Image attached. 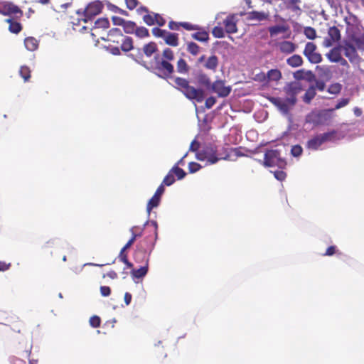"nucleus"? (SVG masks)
Instances as JSON below:
<instances>
[{"label": "nucleus", "instance_id": "nucleus-18", "mask_svg": "<svg viewBox=\"0 0 364 364\" xmlns=\"http://www.w3.org/2000/svg\"><path fill=\"white\" fill-rule=\"evenodd\" d=\"M270 101L283 114H287L289 113V109L291 106L287 102V98L282 99L281 97H272Z\"/></svg>", "mask_w": 364, "mask_h": 364}, {"label": "nucleus", "instance_id": "nucleus-20", "mask_svg": "<svg viewBox=\"0 0 364 364\" xmlns=\"http://www.w3.org/2000/svg\"><path fill=\"white\" fill-rule=\"evenodd\" d=\"M279 50L285 54H290L295 51L296 46L291 41H282L278 43Z\"/></svg>", "mask_w": 364, "mask_h": 364}, {"label": "nucleus", "instance_id": "nucleus-55", "mask_svg": "<svg viewBox=\"0 0 364 364\" xmlns=\"http://www.w3.org/2000/svg\"><path fill=\"white\" fill-rule=\"evenodd\" d=\"M180 25L187 31H193L198 28L196 26L187 22L180 23Z\"/></svg>", "mask_w": 364, "mask_h": 364}, {"label": "nucleus", "instance_id": "nucleus-62", "mask_svg": "<svg viewBox=\"0 0 364 364\" xmlns=\"http://www.w3.org/2000/svg\"><path fill=\"white\" fill-rule=\"evenodd\" d=\"M325 87H326V85L323 81L318 80L316 82L315 89L316 88L320 91H323V90H324Z\"/></svg>", "mask_w": 364, "mask_h": 364}, {"label": "nucleus", "instance_id": "nucleus-40", "mask_svg": "<svg viewBox=\"0 0 364 364\" xmlns=\"http://www.w3.org/2000/svg\"><path fill=\"white\" fill-rule=\"evenodd\" d=\"M200 48L194 42H188L187 43V50L192 55H196L199 53Z\"/></svg>", "mask_w": 364, "mask_h": 364}, {"label": "nucleus", "instance_id": "nucleus-28", "mask_svg": "<svg viewBox=\"0 0 364 364\" xmlns=\"http://www.w3.org/2000/svg\"><path fill=\"white\" fill-rule=\"evenodd\" d=\"M176 69L178 73L186 74L189 70V67L187 65L186 60L183 58H181L177 62Z\"/></svg>", "mask_w": 364, "mask_h": 364}, {"label": "nucleus", "instance_id": "nucleus-30", "mask_svg": "<svg viewBox=\"0 0 364 364\" xmlns=\"http://www.w3.org/2000/svg\"><path fill=\"white\" fill-rule=\"evenodd\" d=\"M328 36L332 41H338L341 38L340 31L335 26L331 27L328 29Z\"/></svg>", "mask_w": 364, "mask_h": 364}, {"label": "nucleus", "instance_id": "nucleus-39", "mask_svg": "<svg viewBox=\"0 0 364 364\" xmlns=\"http://www.w3.org/2000/svg\"><path fill=\"white\" fill-rule=\"evenodd\" d=\"M30 73L31 70L26 65L21 66L19 70V74L25 82H27L29 80L31 77Z\"/></svg>", "mask_w": 364, "mask_h": 364}, {"label": "nucleus", "instance_id": "nucleus-4", "mask_svg": "<svg viewBox=\"0 0 364 364\" xmlns=\"http://www.w3.org/2000/svg\"><path fill=\"white\" fill-rule=\"evenodd\" d=\"M107 40L117 43H122L121 49L127 52L133 49L132 39L128 36H124L119 28H112L107 35Z\"/></svg>", "mask_w": 364, "mask_h": 364}, {"label": "nucleus", "instance_id": "nucleus-60", "mask_svg": "<svg viewBox=\"0 0 364 364\" xmlns=\"http://www.w3.org/2000/svg\"><path fill=\"white\" fill-rule=\"evenodd\" d=\"M127 6L129 9H134L137 5V0H125Z\"/></svg>", "mask_w": 364, "mask_h": 364}, {"label": "nucleus", "instance_id": "nucleus-57", "mask_svg": "<svg viewBox=\"0 0 364 364\" xmlns=\"http://www.w3.org/2000/svg\"><path fill=\"white\" fill-rule=\"evenodd\" d=\"M336 252V247L334 245L330 246L327 248L326 252L323 254L324 256H332Z\"/></svg>", "mask_w": 364, "mask_h": 364}, {"label": "nucleus", "instance_id": "nucleus-64", "mask_svg": "<svg viewBox=\"0 0 364 364\" xmlns=\"http://www.w3.org/2000/svg\"><path fill=\"white\" fill-rule=\"evenodd\" d=\"M179 26H181L180 23H178L173 22V21H170L168 23V27L171 30H178Z\"/></svg>", "mask_w": 364, "mask_h": 364}, {"label": "nucleus", "instance_id": "nucleus-48", "mask_svg": "<svg viewBox=\"0 0 364 364\" xmlns=\"http://www.w3.org/2000/svg\"><path fill=\"white\" fill-rule=\"evenodd\" d=\"M201 168L202 166L196 162H190L188 164V171L191 173L198 171Z\"/></svg>", "mask_w": 364, "mask_h": 364}, {"label": "nucleus", "instance_id": "nucleus-15", "mask_svg": "<svg viewBox=\"0 0 364 364\" xmlns=\"http://www.w3.org/2000/svg\"><path fill=\"white\" fill-rule=\"evenodd\" d=\"M149 257H147L145 259V263L144 266L141 267L139 269H132V270L131 271V277L136 284L139 282L138 281L139 279H142L147 274L149 271Z\"/></svg>", "mask_w": 364, "mask_h": 364}, {"label": "nucleus", "instance_id": "nucleus-63", "mask_svg": "<svg viewBox=\"0 0 364 364\" xmlns=\"http://www.w3.org/2000/svg\"><path fill=\"white\" fill-rule=\"evenodd\" d=\"M112 21L115 25H123L124 20L119 17L114 16Z\"/></svg>", "mask_w": 364, "mask_h": 364}, {"label": "nucleus", "instance_id": "nucleus-2", "mask_svg": "<svg viewBox=\"0 0 364 364\" xmlns=\"http://www.w3.org/2000/svg\"><path fill=\"white\" fill-rule=\"evenodd\" d=\"M196 158L198 161H205L206 166L215 164L219 160L225 159L219 156L217 147L213 145L206 146L202 150L197 152Z\"/></svg>", "mask_w": 364, "mask_h": 364}, {"label": "nucleus", "instance_id": "nucleus-5", "mask_svg": "<svg viewBox=\"0 0 364 364\" xmlns=\"http://www.w3.org/2000/svg\"><path fill=\"white\" fill-rule=\"evenodd\" d=\"M301 90L302 87L299 82H291L284 86V91L287 95V101L289 105L294 106L296 103V96Z\"/></svg>", "mask_w": 364, "mask_h": 364}, {"label": "nucleus", "instance_id": "nucleus-32", "mask_svg": "<svg viewBox=\"0 0 364 364\" xmlns=\"http://www.w3.org/2000/svg\"><path fill=\"white\" fill-rule=\"evenodd\" d=\"M316 95V90L314 86H311L306 91V93L303 97L304 101L306 103H310L311 100L315 97Z\"/></svg>", "mask_w": 364, "mask_h": 364}, {"label": "nucleus", "instance_id": "nucleus-11", "mask_svg": "<svg viewBox=\"0 0 364 364\" xmlns=\"http://www.w3.org/2000/svg\"><path fill=\"white\" fill-rule=\"evenodd\" d=\"M316 50V46L312 42H308L304 50V55L314 64L319 63L322 60L321 55Z\"/></svg>", "mask_w": 364, "mask_h": 364}, {"label": "nucleus", "instance_id": "nucleus-44", "mask_svg": "<svg viewBox=\"0 0 364 364\" xmlns=\"http://www.w3.org/2000/svg\"><path fill=\"white\" fill-rule=\"evenodd\" d=\"M135 34L139 38L149 36V31L145 27H136Z\"/></svg>", "mask_w": 364, "mask_h": 364}, {"label": "nucleus", "instance_id": "nucleus-54", "mask_svg": "<svg viewBox=\"0 0 364 364\" xmlns=\"http://www.w3.org/2000/svg\"><path fill=\"white\" fill-rule=\"evenodd\" d=\"M216 102V100L214 97H210L206 99L205 105L207 109H210Z\"/></svg>", "mask_w": 364, "mask_h": 364}, {"label": "nucleus", "instance_id": "nucleus-27", "mask_svg": "<svg viewBox=\"0 0 364 364\" xmlns=\"http://www.w3.org/2000/svg\"><path fill=\"white\" fill-rule=\"evenodd\" d=\"M218 64V59L215 55H211L205 63V67L207 69L215 70Z\"/></svg>", "mask_w": 364, "mask_h": 364}, {"label": "nucleus", "instance_id": "nucleus-36", "mask_svg": "<svg viewBox=\"0 0 364 364\" xmlns=\"http://www.w3.org/2000/svg\"><path fill=\"white\" fill-rule=\"evenodd\" d=\"M122 26L124 27V32L127 33H133L136 31V26L134 22L124 21Z\"/></svg>", "mask_w": 364, "mask_h": 364}, {"label": "nucleus", "instance_id": "nucleus-56", "mask_svg": "<svg viewBox=\"0 0 364 364\" xmlns=\"http://www.w3.org/2000/svg\"><path fill=\"white\" fill-rule=\"evenodd\" d=\"M274 177L280 181H282L286 178V173L283 171H277L274 172Z\"/></svg>", "mask_w": 364, "mask_h": 364}, {"label": "nucleus", "instance_id": "nucleus-17", "mask_svg": "<svg viewBox=\"0 0 364 364\" xmlns=\"http://www.w3.org/2000/svg\"><path fill=\"white\" fill-rule=\"evenodd\" d=\"M246 19L249 21L260 22L269 20V12L253 11L245 14Z\"/></svg>", "mask_w": 364, "mask_h": 364}, {"label": "nucleus", "instance_id": "nucleus-35", "mask_svg": "<svg viewBox=\"0 0 364 364\" xmlns=\"http://www.w3.org/2000/svg\"><path fill=\"white\" fill-rule=\"evenodd\" d=\"M267 77L270 80L277 81L282 77V74L279 70L272 69L268 71Z\"/></svg>", "mask_w": 364, "mask_h": 364}, {"label": "nucleus", "instance_id": "nucleus-34", "mask_svg": "<svg viewBox=\"0 0 364 364\" xmlns=\"http://www.w3.org/2000/svg\"><path fill=\"white\" fill-rule=\"evenodd\" d=\"M192 38L200 42H206L209 39L208 33L205 31L195 33L192 34Z\"/></svg>", "mask_w": 364, "mask_h": 364}, {"label": "nucleus", "instance_id": "nucleus-25", "mask_svg": "<svg viewBox=\"0 0 364 364\" xmlns=\"http://www.w3.org/2000/svg\"><path fill=\"white\" fill-rule=\"evenodd\" d=\"M196 80L199 85L205 86L208 90H209L211 82L210 78L206 74L199 73L196 76Z\"/></svg>", "mask_w": 364, "mask_h": 364}, {"label": "nucleus", "instance_id": "nucleus-12", "mask_svg": "<svg viewBox=\"0 0 364 364\" xmlns=\"http://www.w3.org/2000/svg\"><path fill=\"white\" fill-rule=\"evenodd\" d=\"M102 9V4L100 1H96L87 5L84 11L85 22L91 20L94 16L99 14Z\"/></svg>", "mask_w": 364, "mask_h": 364}, {"label": "nucleus", "instance_id": "nucleus-9", "mask_svg": "<svg viewBox=\"0 0 364 364\" xmlns=\"http://www.w3.org/2000/svg\"><path fill=\"white\" fill-rule=\"evenodd\" d=\"M264 164L265 166L282 167L284 161L281 159L279 153L277 150H269L264 154Z\"/></svg>", "mask_w": 364, "mask_h": 364}, {"label": "nucleus", "instance_id": "nucleus-52", "mask_svg": "<svg viewBox=\"0 0 364 364\" xmlns=\"http://www.w3.org/2000/svg\"><path fill=\"white\" fill-rule=\"evenodd\" d=\"M199 148H200V143L196 139H194L191 143V145L189 147V151L196 152V154L197 152L199 151H198Z\"/></svg>", "mask_w": 364, "mask_h": 364}, {"label": "nucleus", "instance_id": "nucleus-24", "mask_svg": "<svg viewBox=\"0 0 364 364\" xmlns=\"http://www.w3.org/2000/svg\"><path fill=\"white\" fill-rule=\"evenodd\" d=\"M24 46L28 50L34 51L38 47V42L33 37H28L24 40Z\"/></svg>", "mask_w": 364, "mask_h": 364}, {"label": "nucleus", "instance_id": "nucleus-33", "mask_svg": "<svg viewBox=\"0 0 364 364\" xmlns=\"http://www.w3.org/2000/svg\"><path fill=\"white\" fill-rule=\"evenodd\" d=\"M143 50L147 57H150L156 52V45L152 42L149 43L144 46Z\"/></svg>", "mask_w": 364, "mask_h": 364}, {"label": "nucleus", "instance_id": "nucleus-41", "mask_svg": "<svg viewBox=\"0 0 364 364\" xmlns=\"http://www.w3.org/2000/svg\"><path fill=\"white\" fill-rule=\"evenodd\" d=\"M175 182L174 175L170 170L168 174L164 177L162 183L166 186H171Z\"/></svg>", "mask_w": 364, "mask_h": 364}, {"label": "nucleus", "instance_id": "nucleus-21", "mask_svg": "<svg viewBox=\"0 0 364 364\" xmlns=\"http://www.w3.org/2000/svg\"><path fill=\"white\" fill-rule=\"evenodd\" d=\"M343 49L344 50V55L350 60V61L353 62L357 59V51L353 46L346 44Z\"/></svg>", "mask_w": 364, "mask_h": 364}, {"label": "nucleus", "instance_id": "nucleus-1", "mask_svg": "<svg viewBox=\"0 0 364 364\" xmlns=\"http://www.w3.org/2000/svg\"><path fill=\"white\" fill-rule=\"evenodd\" d=\"M176 87L180 90L186 98L196 102H202L205 98V92L202 89L196 88L189 85V82L181 77L174 80Z\"/></svg>", "mask_w": 364, "mask_h": 364}, {"label": "nucleus", "instance_id": "nucleus-59", "mask_svg": "<svg viewBox=\"0 0 364 364\" xmlns=\"http://www.w3.org/2000/svg\"><path fill=\"white\" fill-rule=\"evenodd\" d=\"M164 191H165L164 184L161 183L156 189V191L154 193V196H156V197H159V198H161V196L164 193Z\"/></svg>", "mask_w": 364, "mask_h": 364}, {"label": "nucleus", "instance_id": "nucleus-6", "mask_svg": "<svg viewBox=\"0 0 364 364\" xmlns=\"http://www.w3.org/2000/svg\"><path fill=\"white\" fill-rule=\"evenodd\" d=\"M274 22L277 23V24L268 28V31L271 38L277 37L280 34H284L289 31V26L284 18L279 15H275Z\"/></svg>", "mask_w": 364, "mask_h": 364}, {"label": "nucleus", "instance_id": "nucleus-49", "mask_svg": "<svg viewBox=\"0 0 364 364\" xmlns=\"http://www.w3.org/2000/svg\"><path fill=\"white\" fill-rule=\"evenodd\" d=\"M302 148L299 145H295L291 147V154L294 157H299L302 154Z\"/></svg>", "mask_w": 364, "mask_h": 364}, {"label": "nucleus", "instance_id": "nucleus-29", "mask_svg": "<svg viewBox=\"0 0 364 364\" xmlns=\"http://www.w3.org/2000/svg\"><path fill=\"white\" fill-rule=\"evenodd\" d=\"M161 198L156 197V196H153L152 198L149 200L146 205V211L149 215L151 210L154 208L158 207L160 203Z\"/></svg>", "mask_w": 364, "mask_h": 364}, {"label": "nucleus", "instance_id": "nucleus-45", "mask_svg": "<svg viewBox=\"0 0 364 364\" xmlns=\"http://www.w3.org/2000/svg\"><path fill=\"white\" fill-rule=\"evenodd\" d=\"M341 90V85L339 83H334L329 86L328 92L331 94L336 95Z\"/></svg>", "mask_w": 364, "mask_h": 364}, {"label": "nucleus", "instance_id": "nucleus-26", "mask_svg": "<svg viewBox=\"0 0 364 364\" xmlns=\"http://www.w3.org/2000/svg\"><path fill=\"white\" fill-rule=\"evenodd\" d=\"M287 63L289 66L296 68L302 65L303 60L300 55H294L287 60Z\"/></svg>", "mask_w": 364, "mask_h": 364}, {"label": "nucleus", "instance_id": "nucleus-14", "mask_svg": "<svg viewBox=\"0 0 364 364\" xmlns=\"http://www.w3.org/2000/svg\"><path fill=\"white\" fill-rule=\"evenodd\" d=\"M134 230V228H132L130 231L132 232V236L131 237V239L127 242V243L122 247V249L120 251V253H119V257L120 258V260L124 262L126 266L128 267V268H131L132 267L133 264L132 263H131L130 262H129V260L127 259V256L126 254H124V252L128 249L129 248L132 244L134 242L136 238L139 236L140 235H136L134 232L133 231Z\"/></svg>", "mask_w": 364, "mask_h": 364}, {"label": "nucleus", "instance_id": "nucleus-50", "mask_svg": "<svg viewBox=\"0 0 364 364\" xmlns=\"http://www.w3.org/2000/svg\"><path fill=\"white\" fill-rule=\"evenodd\" d=\"M100 318L97 316H92L90 317L89 323L90 325L93 328H97L100 326Z\"/></svg>", "mask_w": 364, "mask_h": 364}, {"label": "nucleus", "instance_id": "nucleus-3", "mask_svg": "<svg viewBox=\"0 0 364 364\" xmlns=\"http://www.w3.org/2000/svg\"><path fill=\"white\" fill-rule=\"evenodd\" d=\"M340 139L341 137L337 136V132L335 130L319 134L307 141V148L316 151L325 142L334 141Z\"/></svg>", "mask_w": 364, "mask_h": 364}, {"label": "nucleus", "instance_id": "nucleus-7", "mask_svg": "<svg viewBox=\"0 0 364 364\" xmlns=\"http://www.w3.org/2000/svg\"><path fill=\"white\" fill-rule=\"evenodd\" d=\"M152 33L156 37L162 38L167 45L174 47L178 45V35L177 33H171L159 28H154Z\"/></svg>", "mask_w": 364, "mask_h": 364}, {"label": "nucleus", "instance_id": "nucleus-13", "mask_svg": "<svg viewBox=\"0 0 364 364\" xmlns=\"http://www.w3.org/2000/svg\"><path fill=\"white\" fill-rule=\"evenodd\" d=\"M213 92L216 93L218 97H227L231 92L230 86H225L223 80H219L210 85L209 88Z\"/></svg>", "mask_w": 364, "mask_h": 364}, {"label": "nucleus", "instance_id": "nucleus-51", "mask_svg": "<svg viewBox=\"0 0 364 364\" xmlns=\"http://www.w3.org/2000/svg\"><path fill=\"white\" fill-rule=\"evenodd\" d=\"M153 18H154V25L156 24L159 26H163L166 23V21L164 19V18L158 14L154 13Z\"/></svg>", "mask_w": 364, "mask_h": 364}, {"label": "nucleus", "instance_id": "nucleus-16", "mask_svg": "<svg viewBox=\"0 0 364 364\" xmlns=\"http://www.w3.org/2000/svg\"><path fill=\"white\" fill-rule=\"evenodd\" d=\"M238 17L237 14H230L224 20V26L228 33H235L237 32V23Z\"/></svg>", "mask_w": 364, "mask_h": 364}, {"label": "nucleus", "instance_id": "nucleus-31", "mask_svg": "<svg viewBox=\"0 0 364 364\" xmlns=\"http://www.w3.org/2000/svg\"><path fill=\"white\" fill-rule=\"evenodd\" d=\"M299 1V0L288 1L286 3L287 9H289L291 11L294 12L296 14H299L301 12V9H300L299 6L297 5V3Z\"/></svg>", "mask_w": 364, "mask_h": 364}, {"label": "nucleus", "instance_id": "nucleus-22", "mask_svg": "<svg viewBox=\"0 0 364 364\" xmlns=\"http://www.w3.org/2000/svg\"><path fill=\"white\" fill-rule=\"evenodd\" d=\"M331 62L338 63L341 60V52L340 48H333L326 55Z\"/></svg>", "mask_w": 364, "mask_h": 364}, {"label": "nucleus", "instance_id": "nucleus-38", "mask_svg": "<svg viewBox=\"0 0 364 364\" xmlns=\"http://www.w3.org/2000/svg\"><path fill=\"white\" fill-rule=\"evenodd\" d=\"M171 171L173 175H176L178 180L183 179L186 175V172L177 166H173Z\"/></svg>", "mask_w": 364, "mask_h": 364}, {"label": "nucleus", "instance_id": "nucleus-23", "mask_svg": "<svg viewBox=\"0 0 364 364\" xmlns=\"http://www.w3.org/2000/svg\"><path fill=\"white\" fill-rule=\"evenodd\" d=\"M6 22L9 24V30L11 33H18L21 31V25L18 21L14 20L12 18L6 19Z\"/></svg>", "mask_w": 364, "mask_h": 364}, {"label": "nucleus", "instance_id": "nucleus-42", "mask_svg": "<svg viewBox=\"0 0 364 364\" xmlns=\"http://www.w3.org/2000/svg\"><path fill=\"white\" fill-rule=\"evenodd\" d=\"M304 33L306 37L309 39L313 40L316 37V30L311 27H306Z\"/></svg>", "mask_w": 364, "mask_h": 364}, {"label": "nucleus", "instance_id": "nucleus-43", "mask_svg": "<svg viewBox=\"0 0 364 364\" xmlns=\"http://www.w3.org/2000/svg\"><path fill=\"white\" fill-rule=\"evenodd\" d=\"M212 34L214 37L221 38L225 36V31L220 26H215L212 31Z\"/></svg>", "mask_w": 364, "mask_h": 364}, {"label": "nucleus", "instance_id": "nucleus-58", "mask_svg": "<svg viewBox=\"0 0 364 364\" xmlns=\"http://www.w3.org/2000/svg\"><path fill=\"white\" fill-rule=\"evenodd\" d=\"M100 293L103 296H108L111 293L110 288L107 286H102L100 287Z\"/></svg>", "mask_w": 364, "mask_h": 364}, {"label": "nucleus", "instance_id": "nucleus-61", "mask_svg": "<svg viewBox=\"0 0 364 364\" xmlns=\"http://www.w3.org/2000/svg\"><path fill=\"white\" fill-rule=\"evenodd\" d=\"M11 267V263H6V262L0 261V272H5L8 270Z\"/></svg>", "mask_w": 364, "mask_h": 364}, {"label": "nucleus", "instance_id": "nucleus-19", "mask_svg": "<svg viewBox=\"0 0 364 364\" xmlns=\"http://www.w3.org/2000/svg\"><path fill=\"white\" fill-rule=\"evenodd\" d=\"M324 115L323 112H311L306 116V121L314 125L321 124L324 122Z\"/></svg>", "mask_w": 364, "mask_h": 364}, {"label": "nucleus", "instance_id": "nucleus-10", "mask_svg": "<svg viewBox=\"0 0 364 364\" xmlns=\"http://www.w3.org/2000/svg\"><path fill=\"white\" fill-rule=\"evenodd\" d=\"M0 14L9 16H21L22 11L16 5L7 1H0Z\"/></svg>", "mask_w": 364, "mask_h": 364}, {"label": "nucleus", "instance_id": "nucleus-53", "mask_svg": "<svg viewBox=\"0 0 364 364\" xmlns=\"http://www.w3.org/2000/svg\"><path fill=\"white\" fill-rule=\"evenodd\" d=\"M349 103V99L348 98H342L338 101V103L336 104L335 107V109H341L345 106H346Z\"/></svg>", "mask_w": 364, "mask_h": 364}, {"label": "nucleus", "instance_id": "nucleus-46", "mask_svg": "<svg viewBox=\"0 0 364 364\" xmlns=\"http://www.w3.org/2000/svg\"><path fill=\"white\" fill-rule=\"evenodd\" d=\"M163 59L167 61L173 60L174 58L173 52L170 48H166L163 51Z\"/></svg>", "mask_w": 364, "mask_h": 364}, {"label": "nucleus", "instance_id": "nucleus-47", "mask_svg": "<svg viewBox=\"0 0 364 364\" xmlns=\"http://www.w3.org/2000/svg\"><path fill=\"white\" fill-rule=\"evenodd\" d=\"M153 16H154V12L144 16L143 20L146 25H148V26L154 25V18H153Z\"/></svg>", "mask_w": 364, "mask_h": 364}, {"label": "nucleus", "instance_id": "nucleus-37", "mask_svg": "<svg viewBox=\"0 0 364 364\" xmlns=\"http://www.w3.org/2000/svg\"><path fill=\"white\" fill-rule=\"evenodd\" d=\"M95 29L97 28H107L109 27V23L107 18H101L97 19L95 23Z\"/></svg>", "mask_w": 364, "mask_h": 364}, {"label": "nucleus", "instance_id": "nucleus-8", "mask_svg": "<svg viewBox=\"0 0 364 364\" xmlns=\"http://www.w3.org/2000/svg\"><path fill=\"white\" fill-rule=\"evenodd\" d=\"M154 73L161 78H167L173 73V66L168 61L162 59L156 62Z\"/></svg>", "mask_w": 364, "mask_h": 364}]
</instances>
